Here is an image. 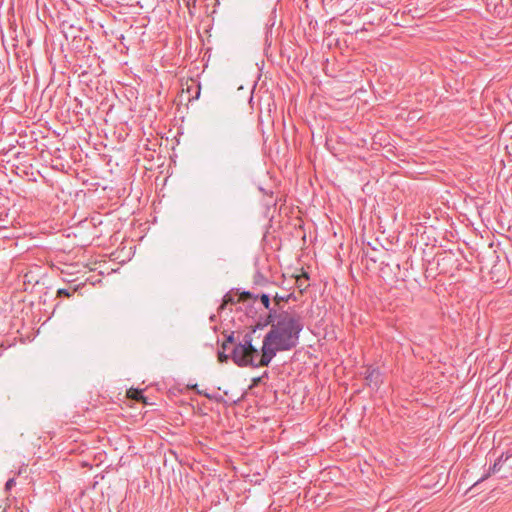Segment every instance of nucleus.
<instances>
[{
	"label": "nucleus",
	"instance_id": "18",
	"mask_svg": "<svg viewBox=\"0 0 512 512\" xmlns=\"http://www.w3.org/2000/svg\"><path fill=\"white\" fill-rule=\"evenodd\" d=\"M479 482H481V481H480V480H479V481H476V482L474 483V486H477V485L479 484Z\"/></svg>",
	"mask_w": 512,
	"mask_h": 512
},
{
	"label": "nucleus",
	"instance_id": "4",
	"mask_svg": "<svg viewBox=\"0 0 512 512\" xmlns=\"http://www.w3.org/2000/svg\"><path fill=\"white\" fill-rule=\"evenodd\" d=\"M365 379L370 386L378 387L381 380V372L378 368L368 367L365 372Z\"/></svg>",
	"mask_w": 512,
	"mask_h": 512
},
{
	"label": "nucleus",
	"instance_id": "9",
	"mask_svg": "<svg viewBox=\"0 0 512 512\" xmlns=\"http://www.w3.org/2000/svg\"><path fill=\"white\" fill-rule=\"evenodd\" d=\"M15 485V479L14 478H10L7 480V482L5 483V490L6 491H9L11 490V488Z\"/></svg>",
	"mask_w": 512,
	"mask_h": 512
},
{
	"label": "nucleus",
	"instance_id": "19",
	"mask_svg": "<svg viewBox=\"0 0 512 512\" xmlns=\"http://www.w3.org/2000/svg\"><path fill=\"white\" fill-rule=\"evenodd\" d=\"M479 482H481V481H480V480H479V481H476V482L474 483V486H477V485L479 484Z\"/></svg>",
	"mask_w": 512,
	"mask_h": 512
},
{
	"label": "nucleus",
	"instance_id": "17",
	"mask_svg": "<svg viewBox=\"0 0 512 512\" xmlns=\"http://www.w3.org/2000/svg\"><path fill=\"white\" fill-rule=\"evenodd\" d=\"M27 43H28V45H30V44L32 43V40H31V39H28V40H27Z\"/></svg>",
	"mask_w": 512,
	"mask_h": 512
},
{
	"label": "nucleus",
	"instance_id": "5",
	"mask_svg": "<svg viewBox=\"0 0 512 512\" xmlns=\"http://www.w3.org/2000/svg\"><path fill=\"white\" fill-rule=\"evenodd\" d=\"M309 279L308 275L305 273L299 278H297V284L298 288L301 290L306 289L308 287V284H306V281Z\"/></svg>",
	"mask_w": 512,
	"mask_h": 512
},
{
	"label": "nucleus",
	"instance_id": "14",
	"mask_svg": "<svg viewBox=\"0 0 512 512\" xmlns=\"http://www.w3.org/2000/svg\"><path fill=\"white\" fill-rule=\"evenodd\" d=\"M261 377H262V378H263V377H268V372H267V371H265Z\"/></svg>",
	"mask_w": 512,
	"mask_h": 512
},
{
	"label": "nucleus",
	"instance_id": "7",
	"mask_svg": "<svg viewBox=\"0 0 512 512\" xmlns=\"http://www.w3.org/2000/svg\"><path fill=\"white\" fill-rule=\"evenodd\" d=\"M225 351H226V350H223V349H222L221 351H219V352H218V360H219V362H221V363H223V362H227V360L229 359V357H231V358H232V351H233V349L231 350L230 355L226 354V353H225Z\"/></svg>",
	"mask_w": 512,
	"mask_h": 512
},
{
	"label": "nucleus",
	"instance_id": "21",
	"mask_svg": "<svg viewBox=\"0 0 512 512\" xmlns=\"http://www.w3.org/2000/svg\"><path fill=\"white\" fill-rule=\"evenodd\" d=\"M277 300H283V297H276Z\"/></svg>",
	"mask_w": 512,
	"mask_h": 512
},
{
	"label": "nucleus",
	"instance_id": "20",
	"mask_svg": "<svg viewBox=\"0 0 512 512\" xmlns=\"http://www.w3.org/2000/svg\"><path fill=\"white\" fill-rule=\"evenodd\" d=\"M479 482H481V481H480V480H479V481H476V482L474 483V486H477V485L479 484Z\"/></svg>",
	"mask_w": 512,
	"mask_h": 512
},
{
	"label": "nucleus",
	"instance_id": "22",
	"mask_svg": "<svg viewBox=\"0 0 512 512\" xmlns=\"http://www.w3.org/2000/svg\"><path fill=\"white\" fill-rule=\"evenodd\" d=\"M38 146L37 145H34V150H38Z\"/></svg>",
	"mask_w": 512,
	"mask_h": 512
},
{
	"label": "nucleus",
	"instance_id": "15",
	"mask_svg": "<svg viewBox=\"0 0 512 512\" xmlns=\"http://www.w3.org/2000/svg\"><path fill=\"white\" fill-rule=\"evenodd\" d=\"M27 101H28L29 103H31V102H32V96H31V95H30V96H28Z\"/></svg>",
	"mask_w": 512,
	"mask_h": 512
},
{
	"label": "nucleus",
	"instance_id": "11",
	"mask_svg": "<svg viewBox=\"0 0 512 512\" xmlns=\"http://www.w3.org/2000/svg\"><path fill=\"white\" fill-rule=\"evenodd\" d=\"M28 284H30V275L29 273H26L24 275V285L27 286Z\"/></svg>",
	"mask_w": 512,
	"mask_h": 512
},
{
	"label": "nucleus",
	"instance_id": "10",
	"mask_svg": "<svg viewBox=\"0 0 512 512\" xmlns=\"http://www.w3.org/2000/svg\"><path fill=\"white\" fill-rule=\"evenodd\" d=\"M57 295L59 296H66V297H69L70 296V292L67 290V289H58L56 291Z\"/></svg>",
	"mask_w": 512,
	"mask_h": 512
},
{
	"label": "nucleus",
	"instance_id": "2",
	"mask_svg": "<svg viewBox=\"0 0 512 512\" xmlns=\"http://www.w3.org/2000/svg\"><path fill=\"white\" fill-rule=\"evenodd\" d=\"M40 294L38 297V308L40 312L48 315V319L54 313L57 304L54 302L57 300L55 292L52 289L42 287L38 290Z\"/></svg>",
	"mask_w": 512,
	"mask_h": 512
},
{
	"label": "nucleus",
	"instance_id": "3",
	"mask_svg": "<svg viewBox=\"0 0 512 512\" xmlns=\"http://www.w3.org/2000/svg\"><path fill=\"white\" fill-rule=\"evenodd\" d=\"M512 458V455H509V454H504L502 453L494 462V464L489 467V470L486 474H484L481 478H480V481H484L486 480L491 474H496L498 473L503 464L508 462L510 459Z\"/></svg>",
	"mask_w": 512,
	"mask_h": 512
},
{
	"label": "nucleus",
	"instance_id": "16",
	"mask_svg": "<svg viewBox=\"0 0 512 512\" xmlns=\"http://www.w3.org/2000/svg\"><path fill=\"white\" fill-rule=\"evenodd\" d=\"M24 78H27V79H29V75H27V76H24ZM25 84H28V80H25Z\"/></svg>",
	"mask_w": 512,
	"mask_h": 512
},
{
	"label": "nucleus",
	"instance_id": "8",
	"mask_svg": "<svg viewBox=\"0 0 512 512\" xmlns=\"http://www.w3.org/2000/svg\"><path fill=\"white\" fill-rule=\"evenodd\" d=\"M233 343H234V335H233V333H231L230 335L227 336V338L224 341V343L222 344L221 348L223 350H228L229 344H233Z\"/></svg>",
	"mask_w": 512,
	"mask_h": 512
},
{
	"label": "nucleus",
	"instance_id": "12",
	"mask_svg": "<svg viewBox=\"0 0 512 512\" xmlns=\"http://www.w3.org/2000/svg\"><path fill=\"white\" fill-rule=\"evenodd\" d=\"M223 302L224 304H227L229 302H232V297L230 295H225L224 298H223Z\"/></svg>",
	"mask_w": 512,
	"mask_h": 512
},
{
	"label": "nucleus",
	"instance_id": "13",
	"mask_svg": "<svg viewBox=\"0 0 512 512\" xmlns=\"http://www.w3.org/2000/svg\"><path fill=\"white\" fill-rule=\"evenodd\" d=\"M261 380H262V377H255L252 379V382L254 385H257L261 382Z\"/></svg>",
	"mask_w": 512,
	"mask_h": 512
},
{
	"label": "nucleus",
	"instance_id": "1",
	"mask_svg": "<svg viewBox=\"0 0 512 512\" xmlns=\"http://www.w3.org/2000/svg\"><path fill=\"white\" fill-rule=\"evenodd\" d=\"M302 330L303 323L300 316L282 312L264 336L260 358L258 349L252 344L253 332H250L246 333L243 339L233 347L232 360L239 367L268 366L277 352L289 351L298 345Z\"/></svg>",
	"mask_w": 512,
	"mask_h": 512
},
{
	"label": "nucleus",
	"instance_id": "6",
	"mask_svg": "<svg viewBox=\"0 0 512 512\" xmlns=\"http://www.w3.org/2000/svg\"><path fill=\"white\" fill-rule=\"evenodd\" d=\"M260 300H261V303L263 304V306L269 310L270 312L272 311V309L270 308V297L268 294H265L263 293L261 296H260Z\"/></svg>",
	"mask_w": 512,
	"mask_h": 512
}]
</instances>
